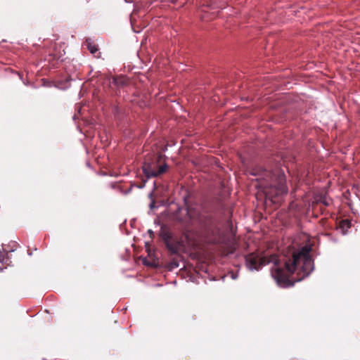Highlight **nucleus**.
<instances>
[{"mask_svg":"<svg viewBox=\"0 0 360 360\" xmlns=\"http://www.w3.org/2000/svg\"><path fill=\"white\" fill-rule=\"evenodd\" d=\"M274 266L271 274L277 285L281 288H290L295 283L301 281L314 269V260L309 255V250L302 248L301 251L294 252L292 259L280 261H271Z\"/></svg>","mask_w":360,"mask_h":360,"instance_id":"1","label":"nucleus"},{"mask_svg":"<svg viewBox=\"0 0 360 360\" xmlns=\"http://www.w3.org/2000/svg\"><path fill=\"white\" fill-rule=\"evenodd\" d=\"M250 174L258 176L257 179H262L268 183L270 190L266 191V195L272 202H277L278 200L277 198L288 193V189L283 171L280 169L268 171L258 166L254 167Z\"/></svg>","mask_w":360,"mask_h":360,"instance_id":"2","label":"nucleus"},{"mask_svg":"<svg viewBox=\"0 0 360 360\" xmlns=\"http://www.w3.org/2000/svg\"><path fill=\"white\" fill-rule=\"evenodd\" d=\"M167 157L162 153H158L153 160H146L142 166V170L147 179L155 178L166 172L168 165L165 162Z\"/></svg>","mask_w":360,"mask_h":360,"instance_id":"3","label":"nucleus"},{"mask_svg":"<svg viewBox=\"0 0 360 360\" xmlns=\"http://www.w3.org/2000/svg\"><path fill=\"white\" fill-rule=\"evenodd\" d=\"M207 240L212 244H223L224 236L221 229L217 225H213L207 230Z\"/></svg>","mask_w":360,"mask_h":360,"instance_id":"4","label":"nucleus"},{"mask_svg":"<svg viewBox=\"0 0 360 360\" xmlns=\"http://www.w3.org/2000/svg\"><path fill=\"white\" fill-rule=\"evenodd\" d=\"M245 264L248 269L258 271L266 264V259L264 257H260L257 254L251 253L245 256Z\"/></svg>","mask_w":360,"mask_h":360,"instance_id":"5","label":"nucleus"},{"mask_svg":"<svg viewBox=\"0 0 360 360\" xmlns=\"http://www.w3.org/2000/svg\"><path fill=\"white\" fill-rule=\"evenodd\" d=\"M168 250L172 255L178 254L180 250L181 243L174 238L165 243Z\"/></svg>","mask_w":360,"mask_h":360,"instance_id":"6","label":"nucleus"},{"mask_svg":"<svg viewBox=\"0 0 360 360\" xmlns=\"http://www.w3.org/2000/svg\"><path fill=\"white\" fill-rule=\"evenodd\" d=\"M159 235L165 243L174 238L172 232H170L169 230L165 226H162L160 228Z\"/></svg>","mask_w":360,"mask_h":360,"instance_id":"7","label":"nucleus"},{"mask_svg":"<svg viewBox=\"0 0 360 360\" xmlns=\"http://www.w3.org/2000/svg\"><path fill=\"white\" fill-rule=\"evenodd\" d=\"M186 218L184 219L186 222H192L195 221L199 220L198 214L195 210H191V209H186Z\"/></svg>","mask_w":360,"mask_h":360,"instance_id":"8","label":"nucleus"},{"mask_svg":"<svg viewBox=\"0 0 360 360\" xmlns=\"http://www.w3.org/2000/svg\"><path fill=\"white\" fill-rule=\"evenodd\" d=\"M86 43L87 45V49L90 51L91 53L96 54V53H98V49L97 45L91 43L89 39H87L86 41Z\"/></svg>","mask_w":360,"mask_h":360,"instance_id":"9","label":"nucleus"},{"mask_svg":"<svg viewBox=\"0 0 360 360\" xmlns=\"http://www.w3.org/2000/svg\"><path fill=\"white\" fill-rule=\"evenodd\" d=\"M317 202L324 205L325 206H329L331 204L332 200L330 198H328L326 195H321L317 200Z\"/></svg>","mask_w":360,"mask_h":360,"instance_id":"10","label":"nucleus"},{"mask_svg":"<svg viewBox=\"0 0 360 360\" xmlns=\"http://www.w3.org/2000/svg\"><path fill=\"white\" fill-rule=\"evenodd\" d=\"M8 252L6 250L1 251L0 250V271L4 269V262L5 259V256L7 255Z\"/></svg>","mask_w":360,"mask_h":360,"instance_id":"11","label":"nucleus"},{"mask_svg":"<svg viewBox=\"0 0 360 360\" xmlns=\"http://www.w3.org/2000/svg\"><path fill=\"white\" fill-rule=\"evenodd\" d=\"M208 6L210 7L212 10L217 8H223L222 7L218 5L217 0L212 1L211 3L208 5Z\"/></svg>","mask_w":360,"mask_h":360,"instance_id":"12","label":"nucleus"},{"mask_svg":"<svg viewBox=\"0 0 360 360\" xmlns=\"http://www.w3.org/2000/svg\"><path fill=\"white\" fill-rule=\"evenodd\" d=\"M169 266L171 269H173L175 268H178L179 264L176 260H173L169 263Z\"/></svg>","mask_w":360,"mask_h":360,"instance_id":"13","label":"nucleus"},{"mask_svg":"<svg viewBox=\"0 0 360 360\" xmlns=\"http://www.w3.org/2000/svg\"><path fill=\"white\" fill-rule=\"evenodd\" d=\"M148 179H147V177H146V179H143V182L141 184H140L139 185H135L138 188H143L145 187L146 186V183L147 182Z\"/></svg>","mask_w":360,"mask_h":360,"instance_id":"14","label":"nucleus"},{"mask_svg":"<svg viewBox=\"0 0 360 360\" xmlns=\"http://www.w3.org/2000/svg\"><path fill=\"white\" fill-rule=\"evenodd\" d=\"M149 207H150V209H153V208L155 207V202H154L153 200L151 201V202L149 205Z\"/></svg>","mask_w":360,"mask_h":360,"instance_id":"15","label":"nucleus"},{"mask_svg":"<svg viewBox=\"0 0 360 360\" xmlns=\"http://www.w3.org/2000/svg\"><path fill=\"white\" fill-rule=\"evenodd\" d=\"M231 278H232L233 279H236V278H238V274H233H233H231Z\"/></svg>","mask_w":360,"mask_h":360,"instance_id":"16","label":"nucleus"},{"mask_svg":"<svg viewBox=\"0 0 360 360\" xmlns=\"http://www.w3.org/2000/svg\"><path fill=\"white\" fill-rule=\"evenodd\" d=\"M343 224H347V226L349 225V222L348 221H342V222Z\"/></svg>","mask_w":360,"mask_h":360,"instance_id":"17","label":"nucleus"},{"mask_svg":"<svg viewBox=\"0 0 360 360\" xmlns=\"http://www.w3.org/2000/svg\"><path fill=\"white\" fill-rule=\"evenodd\" d=\"M176 0H170L172 3H174Z\"/></svg>","mask_w":360,"mask_h":360,"instance_id":"18","label":"nucleus"}]
</instances>
